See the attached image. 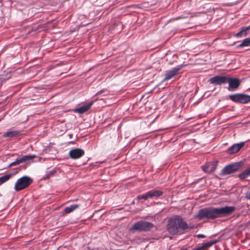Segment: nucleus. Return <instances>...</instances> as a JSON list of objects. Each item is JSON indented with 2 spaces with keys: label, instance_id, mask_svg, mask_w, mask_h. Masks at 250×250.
Instances as JSON below:
<instances>
[{
  "label": "nucleus",
  "instance_id": "obj_1",
  "mask_svg": "<svg viewBox=\"0 0 250 250\" xmlns=\"http://www.w3.org/2000/svg\"><path fill=\"white\" fill-rule=\"evenodd\" d=\"M235 209L236 208L233 206H225L222 208H204L199 209L194 217L198 220L205 219H214L230 215Z\"/></svg>",
  "mask_w": 250,
  "mask_h": 250
},
{
  "label": "nucleus",
  "instance_id": "obj_2",
  "mask_svg": "<svg viewBox=\"0 0 250 250\" xmlns=\"http://www.w3.org/2000/svg\"><path fill=\"white\" fill-rule=\"evenodd\" d=\"M189 229L188 224L179 215L169 218L167 225V230L171 235L180 233L181 231H185Z\"/></svg>",
  "mask_w": 250,
  "mask_h": 250
},
{
  "label": "nucleus",
  "instance_id": "obj_3",
  "mask_svg": "<svg viewBox=\"0 0 250 250\" xmlns=\"http://www.w3.org/2000/svg\"><path fill=\"white\" fill-rule=\"evenodd\" d=\"M154 224L152 223L140 220L135 223L131 228L130 231H138L140 232H146L150 230L154 227Z\"/></svg>",
  "mask_w": 250,
  "mask_h": 250
},
{
  "label": "nucleus",
  "instance_id": "obj_4",
  "mask_svg": "<svg viewBox=\"0 0 250 250\" xmlns=\"http://www.w3.org/2000/svg\"><path fill=\"white\" fill-rule=\"evenodd\" d=\"M33 181V179L29 176H22L17 180L14 189L16 191H21L29 187Z\"/></svg>",
  "mask_w": 250,
  "mask_h": 250
},
{
  "label": "nucleus",
  "instance_id": "obj_5",
  "mask_svg": "<svg viewBox=\"0 0 250 250\" xmlns=\"http://www.w3.org/2000/svg\"><path fill=\"white\" fill-rule=\"evenodd\" d=\"M228 99L236 103L245 104L250 102V96L243 93H236L229 95Z\"/></svg>",
  "mask_w": 250,
  "mask_h": 250
},
{
  "label": "nucleus",
  "instance_id": "obj_6",
  "mask_svg": "<svg viewBox=\"0 0 250 250\" xmlns=\"http://www.w3.org/2000/svg\"><path fill=\"white\" fill-rule=\"evenodd\" d=\"M183 67V64H180L176 67H173L170 70L166 71L164 74L165 78L162 80V83L168 81L172 79L174 76L177 75Z\"/></svg>",
  "mask_w": 250,
  "mask_h": 250
},
{
  "label": "nucleus",
  "instance_id": "obj_7",
  "mask_svg": "<svg viewBox=\"0 0 250 250\" xmlns=\"http://www.w3.org/2000/svg\"><path fill=\"white\" fill-rule=\"evenodd\" d=\"M241 162H237L228 165L221 170V175L230 174L237 171L241 167Z\"/></svg>",
  "mask_w": 250,
  "mask_h": 250
},
{
  "label": "nucleus",
  "instance_id": "obj_8",
  "mask_svg": "<svg viewBox=\"0 0 250 250\" xmlns=\"http://www.w3.org/2000/svg\"><path fill=\"white\" fill-rule=\"evenodd\" d=\"M227 83H228L229 84V86L228 87V90L229 91H234L239 86L241 83V80L238 78H233L228 76Z\"/></svg>",
  "mask_w": 250,
  "mask_h": 250
},
{
  "label": "nucleus",
  "instance_id": "obj_9",
  "mask_svg": "<svg viewBox=\"0 0 250 250\" xmlns=\"http://www.w3.org/2000/svg\"><path fill=\"white\" fill-rule=\"evenodd\" d=\"M228 76L217 75L211 77L209 80L210 84L214 85H222L226 83Z\"/></svg>",
  "mask_w": 250,
  "mask_h": 250
},
{
  "label": "nucleus",
  "instance_id": "obj_10",
  "mask_svg": "<svg viewBox=\"0 0 250 250\" xmlns=\"http://www.w3.org/2000/svg\"><path fill=\"white\" fill-rule=\"evenodd\" d=\"M245 144V142H242L239 143L234 144L228 149L227 152L229 154L236 153L244 147Z\"/></svg>",
  "mask_w": 250,
  "mask_h": 250
},
{
  "label": "nucleus",
  "instance_id": "obj_11",
  "mask_svg": "<svg viewBox=\"0 0 250 250\" xmlns=\"http://www.w3.org/2000/svg\"><path fill=\"white\" fill-rule=\"evenodd\" d=\"M84 154L83 150L81 148H74L70 150L69 157L72 159H79Z\"/></svg>",
  "mask_w": 250,
  "mask_h": 250
},
{
  "label": "nucleus",
  "instance_id": "obj_12",
  "mask_svg": "<svg viewBox=\"0 0 250 250\" xmlns=\"http://www.w3.org/2000/svg\"><path fill=\"white\" fill-rule=\"evenodd\" d=\"M93 104V102H90L87 104L83 105L82 106L74 109V112L79 114H83L89 110Z\"/></svg>",
  "mask_w": 250,
  "mask_h": 250
},
{
  "label": "nucleus",
  "instance_id": "obj_13",
  "mask_svg": "<svg viewBox=\"0 0 250 250\" xmlns=\"http://www.w3.org/2000/svg\"><path fill=\"white\" fill-rule=\"evenodd\" d=\"M36 157L35 155H24L21 157L18 158L19 164L24 163H30L33 162V160Z\"/></svg>",
  "mask_w": 250,
  "mask_h": 250
},
{
  "label": "nucleus",
  "instance_id": "obj_14",
  "mask_svg": "<svg viewBox=\"0 0 250 250\" xmlns=\"http://www.w3.org/2000/svg\"><path fill=\"white\" fill-rule=\"evenodd\" d=\"M150 199H157L162 196L164 192L161 190L152 189L148 191Z\"/></svg>",
  "mask_w": 250,
  "mask_h": 250
},
{
  "label": "nucleus",
  "instance_id": "obj_15",
  "mask_svg": "<svg viewBox=\"0 0 250 250\" xmlns=\"http://www.w3.org/2000/svg\"><path fill=\"white\" fill-rule=\"evenodd\" d=\"M250 30V25L247 27H244L241 28L240 31L235 35L236 38H242L246 37Z\"/></svg>",
  "mask_w": 250,
  "mask_h": 250
},
{
  "label": "nucleus",
  "instance_id": "obj_16",
  "mask_svg": "<svg viewBox=\"0 0 250 250\" xmlns=\"http://www.w3.org/2000/svg\"><path fill=\"white\" fill-rule=\"evenodd\" d=\"M203 171L207 173H211L215 169V166L213 164H207L204 166H202Z\"/></svg>",
  "mask_w": 250,
  "mask_h": 250
},
{
  "label": "nucleus",
  "instance_id": "obj_17",
  "mask_svg": "<svg viewBox=\"0 0 250 250\" xmlns=\"http://www.w3.org/2000/svg\"><path fill=\"white\" fill-rule=\"evenodd\" d=\"M80 207V204H73L65 208L64 212L65 213H70Z\"/></svg>",
  "mask_w": 250,
  "mask_h": 250
},
{
  "label": "nucleus",
  "instance_id": "obj_18",
  "mask_svg": "<svg viewBox=\"0 0 250 250\" xmlns=\"http://www.w3.org/2000/svg\"><path fill=\"white\" fill-rule=\"evenodd\" d=\"M20 133V131L19 130H10L5 132L3 134V136L5 137L13 138L18 136Z\"/></svg>",
  "mask_w": 250,
  "mask_h": 250
},
{
  "label": "nucleus",
  "instance_id": "obj_19",
  "mask_svg": "<svg viewBox=\"0 0 250 250\" xmlns=\"http://www.w3.org/2000/svg\"><path fill=\"white\" fill-rule=\"evenodd\" d=\"M248 46H250V38H247L244 39L240 44L237 46V47L242 48Z\"/></svg>",
  "mask_w": 250,
  "mask_h": 250
},
{
  "label": "nucleus",
  "instance_id": "obj_20",
  "mask_svg": "<svg viewBox=\"0 0 250 250\" xmlns=\"http://www.w3.org/2000/svg\"><path fill=\"white\" fill-rule=\"evenodd\" d=\"M250 176V170L247 168L245 169L243 172L238 175V177L241 180H244L246 178Z\"/></svg>",
  "mask_w": 250,
  "mask_h": 250
},
{
  "label": "nucleus",
  "instance_id": "obj_21",
  "mask_svg": "<svg viewBox=\"0 0 250 250\" xmlns=\"http://www.w3.org/2000/svg\"><path fill=\"white\" fill-rule=\"evenodd\" d=\"M12 174H9L4 175L0 177V186L2 184L8 181L10 178L11 177Z\"/></svg>",
  "mask_w": 250,
  "mask_h": 250
},
{
  "label": "nucleus",
  "instance_id": "obj_22",
  "mask_svg": "<svg viewBox=\"0 0 250 250\" xmlns=\"http://www.w3.org/2000/svg\"><path fill=\"white\" fill-rule=\"evenodd\" d=\"M217 242H218V240H215L214 241H209V242H207L206 243H203V244H202V245L203 249L207 248H209V247H211L212 245L216 243Z\"/></svg>",
  "mask_w": 250,
  "mask_h": 250
},
{
  "label": "nucleus",
  "instance_id": "obj_23",
  "mask_svg": "<svg viewBox=\"0 0 250 250\" xmlns=\"http://www.w3.org/2000/svg\"><path fill=\"white\" fill-rule=\"evenodd\" d=\"M148 199H150V196L149 193H148V191L144 194L139 195L137 197V199L138 200H140L141 199H144L146 200Z\"/></svg>",
  "mask_w": 250,
  "mask_h": 250
},
{
  "label": "nucleus",
  "instance_id": "obj_24",
  "mask_svg": "<svg viewBox=\"0 0 250 250\" xmlns=\"http://www.w3.org/2000/svg\"><path fill=\"white\" fill-rule=\"evenodd\" d=\"M19 165H20L19 163V161H18V159H17L14 162L11 163L9 165V167H11Z\"/></svg>",
  "mask_w": 250,
  "mask_h": 250
},
{
  "label": "nucleus",
  "instance_id": "obj_25",
  "mask_svg": "<svg viewBox=\"0 0 250 250\" xmlns=\"http://www.w3.org/2000/svg\"><path fill=\"white\" fill-rule=\"evenodd\" d=\"M203 249H204L202 247V244H198L195 248L193 249L192 250H201Z\"/></svg>",
  "mask_w": 250,
  "mask_h": 250
},
{
  "label": "nucleus",
  "instance_id": "obj_26",
  "mask_svg": "<svg viewBox=\"0 0 250 250\" xmlns=\"http://www.w3.org/2000/svg\"><path fill=\"white\" fill-rule=\"evenodd\" d=\"M195 236L197 237V238H205L206 237V236L202 234H197V235H195Z\"/></svg>",
  "mask_w": 250,
  "mask_h": 250
},
{
  "label": "nucleus",
  "instance_id": "obj_27",
  "mask_svg": "<svg viewBox=\"0 0 250 250\" xmlns=\"http://www.w3.org/2000/svg\"><path fill=\"white\" fill-rule=\"evenodd\" d=\"M246 197L250 200V192L247 194Z\"/></svg>",
  "mask_w": 250,
  "mask_h": 250
}]
</instances>
